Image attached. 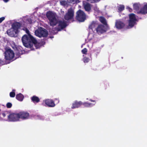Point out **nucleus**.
Segmentation results:
<instances>
[{
  "mask_svg": "<svg viewBox=\"0 0 147 147\" xmlns=\"http://www.w3.org/2000/svg\"><path fill=\"white\" fill-rule=\"evenodd\" d=\"M78 1H79V0H78Z\"/></svg>",
  "mask_w": 147,
  "mask_h": 147,
  "instance_id": "79ce46f5",
  "label": "nucleus"
},
{
  "mask_svg": "<svg viewBox=\"0 0 147 147\" xmlns=\"http://www.w3.org/2000/svg\"><path fill=\"white\" fill-rule=\"evenodd\" d=\"M19 119H28L29 117L28 113L25 111H21L18 113Z\"/></svg>",
  "mask_w": 147,
  "mask_h": 147,
  "instance_id": "9d476101",
  "label": "nucleus"
},
{
  "mask_svg": "<svg viewBox=\"0 0 147 147\" xmlns=\"http://www.w3.org/2000/svg\"><path fill=\"white\" fill-rule=\"evenodd\" d=\"M127 8L129 12H131L132 11V9L129 7H127Z\"/></svg>",
  "mask_w": 147,
  "mask_h": 147,
  "instance_id": "c9c22d12",
  "label": "nucleus"
},
{
  "mask_svg": "<svg viewBox=\"0 0 147 147\" xmlns=\"http://www.w3.org/2000/svg\"><path fill=\"white\" fill-rule=\"evenodd\" d=\"M5 58L6 60H10L14 56V53L11 49H7L5 53Z\"/></svg>",
  "mask_w": 147,
  "mask_h": 147,
  "instance_id": "39448f33",
  "label": "nucleus"
},
{
  "mask_svg": "<svg viewBox=\"0 0 147 147\" xmlns=\"http://www.w3.org/2000/svg\"><path fill=\"white\" fill-rule=\"evenodd\" d=\"M83 6L86 11L89 12L91 10V5L88 2H85L83 4Z\"/></svg>",
  "mask_w": 147,
  "mask_h": 147,
  "instance_id": "a211bd4d",
  "label": "nucleus"
},
{
  "mask_svg": "<svg viewBox=\"0 0 147 147\" xmlns=\"http://www.w3.org/2000/svg\"><path fill=\"white\" fill-rule=\"evenodd\" d=\"M7 114L8 113L7 112L2 113V114L0 113V117H2L1 115H2V117L4 118Z\"/></svg>",
  "mask_w": 147,
  "mask_h": 147,
  "instance_id": "7c9ffc66",
  "label": "nucleus"
},
{
  "mask_svg": "<svg viewBox=\"0 0 147 147\" xmlns=\"http://www.w3.org/2000/svg\"><path fill=\"white\" fill-rule=\"evenodd\" d=\"M15 90H13L9 94V95L11 97H14L15 96Z\"/></svg>",
  "mask_w": 147,
  "mask_h": 147,
  "instance_id": "bb28decb",
  "label": "nucleus"
},
{
  "mask_svg": "<svg viewBox=\"0 0 147 147\" xmlns=\"http://www.w3.org/2000/svg\"><path fill=\"white\" fill-rule=\"evenodd\" d=\"M140 7V5L139 3H135L133 5L134 9L136 11L138 10Z\"/></svg>",
  "mask_w": 147,
  "mask_h": 147,
  "instance_id": "b1692460",
  "label": "nucleus"
},
{
  "mask_svg": "<svg viewBox=\"0 0 147 147\" xmlns=\"http://www.w3.org/2000/svg\"><path fill=\"white\" fill-rule=\"evenodd\" d=\"M78 0H70V3H73V4H74L76 3H78L80 1H78Z\"/></svg>",
  "mask_w": 147,
  "mask_h": 147,
  "instance_id": "473e14b6",
  "label": "nucleus"
},
{
  "mask_svg": "<svg viewBox=\"0 0 147 147\" xmlns=\"http://www.w3.org/2000/svg\"><path fill=\"white\" fill-rule=\"evenodd\" d=\"M7 119L9 121H16L19 120L18 113H12L7 115Z\"/></svg>",
  "mask_w": 147,
  "mask_h": 147,
  "instance_id": "423d86ee",
  "label": "nucleus"
},
{
  "mask_svg": "<svg viewBox=\"0 0 147 147\" xmlns=\"http://www.w3.org/2000/svg\"><path fill=\"white\" fill-rule=\"evenodd\" d=\"M129 20L128 21V25L127 26L128 29L132 28L136 24L137 19L135 15L133 13L129 15Z\"/></svg>",
  "mask_w": 147,
  "mask_h": 147,
  "instance_id": "20e7f679",
  "label": "nucleus"
},
{
  "mask_svg": "<svg viewBox=\"0 0 147 147\" xmlns=\"http://www.w3.org/2000/svg\"><path fill=\"white\" fill-rule=\"evenodd\" d=\"M25 51L23 50H21V49H18L16 51V55L17 56V57L18 58L20 56L22 55L25 53Z\"/></svg>",
  "mask_w": 147,
  "mask_h": 147,
  "instance_id": "aec40b11",
  "label": "nucleus"
},
{
  "mask_svg": "<svg viewBox=\"0 0 147 147\" xmlns=\"http://www.w3.org/2000/svg\"><path fill=\"white\" fill-rule=\"evenodd\" d=\"M74 16V11L73 9L71 8L68 9L67 12L64 16V18L66 20L72 19Z\"/></svg>",
  "mask_w": 147,
  "mask_h": 147,
  "instance_id": "0eeeda50",
  "label": "nucleus"
},
{
  "mask_svg": "<svg viewBox=\"0 0 147 147\" xmlns=\"http://www.w3.org/2000/svg\"><path fill=\"white\" fill-rule=\"evenodd\" d=\"M137 13L143 15L147 13V3L141 8L140 10L137 11Z\"/></svg>",
  "mask_w": 147,
  "mask_h": 147,
  "instance_id": "2eb2a0df",
  "label": "nucleus"
},
{
  "mask_svg": "<svg viewBox=\"0 0 147 147\" xmlns=\"http://www.w3.org/2000/svg\"><path fill=\"white\" fill-rule=\"evenodd\" d=\"M3 1L5 3H7L9 1V0H3Z\"/></svg>",
  "mask_w": 147,
  "mask_h": 147,
  "instance_id": "58836bf2",
  "label": "nucleus"
},
{
  "mask_svg": "<svg viewBox=\"0 0 147 147\" xmlns=\"http://www.w3.org/2000/svg\"><path fill=\"white\" fill-rule=\"evenodd\" d=\"M100 0H88L91 3H96L99 2Z\"/></svg>",
  "mask_w": 147,
  "mask_h": 147,
  "instance_id": "2f4dec72",
  "label": "nucleus"
},
{
  "mask_svg": "<svg viewBox=\"0 0 147 147\" xmlns=\"http://www.w3.org/2000/svg\"><path fill=\"white\" fill-rule=\"evenodd\" d=\"M7 33L9 36L13 37L16 34H17L18 32H16V31L14 30L11 27V28L7 30Z\"/></svg>",
  "mask_w": 147,
  "mask_h": 147,
  "instance_id": "f3484780",
  "label": "nucleus"
},
{
  "mask_svg": "<svg viewBox=\"0 0 147 147\" xmlns=\"http://www.w3.org/2000/svg\"><path fill=\"white\" fill-rule=\"evenodd\" d=\"M82 105L86 107H90L93 106V105L92 103H88L87 102H85L84 103L82 102Z\"/></svg>",
  "mask_w": 147,
  "mask_h": 147,
  "instance_id": "393cba45",
  "label": "nucleus"
},
{
  "mask_svg": "<svg viewBox=\"0 0 147 147\" xmlns=\"http://www.w3.org/2000/svg\"><path fill=\"white\" fill-rule=\"evenodd\" d=\"M83 61L84 63H87L90 61L89 59L86 57H84L83 58Z\"/></svg>",
  "mask_w": 147,
  "mask_h": 147,
  "instance_id": "cd10ccee",
  "label": "nucleus"
},
{
  "mask_svg": "<svg viewBox=\"0 0 147 147\" xmlns=\"http://www.w3.org/2000/svg\"><path fill=\"white\" fill-rule=\"evenodd\" d=\"M125 7L123 5H120L118 7L119 11L121 12L124 9Z\"/></svg>",
  "mask_w": 147,
  "mask_h": 147,
  "instance_id": "a878e982",
  "label": "nucleus"
},
{
  "mask_svg": "<svg viewBox=\"0 0 147 147\" xmlns=\"http://www.w3.org/2000/svg\"><path fill=\"white\" fill-rule=\"evenodd\" d=\"M46 16L49 20L50 24L51 26H54L56 25L58 23L55 16L52 12L49 11L46 13Z\"/></svg>",
  "mask_w": 147,
  "mask_h": 147,
  "instance_id": "f03ea898",
  "label": "nucleus"
},
{
  "mask_svg": "<svg viewBox=\"0 0 147 147\" xmlns=\"http://www.w3.org/2000/svg\"><path fill=\"white\" fill-rule=\"evenodd\" d=\"M100 22L104 25L107 26V24L106 19L103 17H100L99 18Z\"/></svg>",
  "mask_w": 147,
  "mask_h": 147,
  "instance_id": "5701e85b",
  "label": "nucleus"
},
{
  "mask_svg": "<svg viewBox=\"0 0 147 147\" xmlns=\"http://www.w3.org/2000/svg\"><path fill=\"white\" fill-rule=\"evenodd\" d=\"M82 105V102L81 101H75L72 104L71 108L72 109L78 108L80 107Z\"/></svg>",
  "mask_w": 147,
  "mask_h": 147,
  "instance_id": "dca6fc26",
  "label": "nucleus"
},
{
  "mask_svg": "<svg viewBox=\"0 0 147 147\" xmlns=\"http://www.w3.org/2000/svg\"><path fill=\"white\" fill-rule=\"evenodd\" d=\"M12 106V103L10 102H7L6 105V106L7 108H11Z\"/></svg>",
  "mask_w": 147,
  "mask_h": 147,
  "instance_id": "c85d7f7f",
  "label": "nucleus"
},
{
  "mask_svg": "<svg viewBox=\"0 0 147 147\" xmlns=\"http://www.w3.org/2000/svg\"><path fill=\"white\" fill-rule=\"evenodd\" d=\"M21 26V24L19 22H15L13 23L11 25V28L13 29L16 32H18L19 29Z\"/></svg>",
  "mask_w": 147,
  "mask_h": 147,
  "instance_id": "f8f14e48",
  "label": "nucleus"
},
{
  "mask_svg": "<svg viewBox=\"0 0 147 147\" xmlns=\"http://www.w3.org/2000/svg\"><path fill=\"white\" fill-rule=\"evenodd\" d=\"M35 33L36 36L40 37H46L48 34L47 30L43 28L40 30L36 31Z\"/></svg>",
  "mask_w": 147,
  "mask_h": 147,
  "instance_id": "6e6552de",
  "label": "nucleus"
},
{
  "mask_svg": "<svg viewBox=\"0 0 147 147\" xmlns=\"http://www.w3.org/2000/svg\"><path fill=\"white\" fill-rule=\"evenodd\" d=\"M24 96L21 93L17 94L16 96V98L19 101H22L23 100Z\"/></svg>",
  "mask_w": 147,
  "mask_h": 147,
  "instance_id": "412c9836",
  "label": "nucleus"
},
{
  "mask_svg": "<svg viewBox=\"0 0 147 147\" xmlns=\"http://www.w3.org/2000/svg\"><path fill=\"white\" fill-rule=\"evenodd\" d=\"M97 26V24L95 22L93 21L89 25L88 29L89 30H92V31L94 29V30H96V27Z\"/></svg>",
  "mask_w": 147,
  "mask_h": 147,
  "instance_id": "6ab92c4d",
  "label": "nucleus"
},
{
  "mask_svg": "<svg viewBox=\"0 0 147 147\" xmlns=\"http://www.w3.org/2000/svg\"><path fill=\"white\" fill-rule=\"evenodd\" d=\"M1 111V109H0V111Z\"/></svg>",
  "mask_w": 147,
  "mask_h": 147,
  "instance_id": "37998d69",
  "label": "nucleus"
},
{
  "mask_svg": "<svg viewBox=\"0 0 147 147\" xmlns=\"http://www.w3.org/2000/svg\"><path fill=\"white\" fill-rule=\"evenodd\" d=\"M22 41L24 45L26 47L31 49L33 44L36 45L37 43V41L30 34L24 35L22 38Z\"/></svg>",
  "mask_w": 147,
  "mask_h": 147,
  "instance_id": "f257e3e1",
  "label": "nucleus"
},
{
  "mask_svg": "<svg viewBox=\"0 0 147 147\" xmlns=\"http://www.w3.org/2000/svg\"><path fill=\"white\" fill-rule=\"evenodd\" d=\"M82 53L84 54H86L87 52V49L86 48H84L82 50Z\"/></svg>",
  "mask_w": 147,
  "mask_h": 147,
  "instance_id": "c756f323",
  "label": "nucleus"
},
{
  "mask_svg": "<svg viewBox=\"0 0 147 147\" xmlns=\"http://www.w3.org/2000/svg\"><path fill=\"white\" fill-rule=\"evenodd\" d=\"M96 33L100 35L101 34L107 31V30L103 25L100 24L98 25V26L96 28Z\"/></svg>",
  "mask_w": 147,
  "mask_h": 147,
  "instance_id": "1a4fd4ad",
  "label": "nucleus"
},
{
  "mask_svg": "<svg viewBox=\"0 0 147 147\" xmlns=\"http://www.w3.org/2000/svg\"><path fill=\"white\" fill-rule=\"evenodd\" d=\"M55 100H56L57 101V102H59V99H58V98H55V99H54V101H55Z\"/></svg>",
  "mask_w": 147,
  "mask_h": 147,
  "instance_id": "4c0bfd02",
  "label": "nucleus"
},
{
  "mask_svg": "<svg viewBox=\"0 0 147 147\" xmlns=\"http://www.w3.org/2000/svg\"><path fill=\"white\" fill-rule=\"evenodd\" d=\"M26 32L27 33H28V32H29V31L28 30L27 31H26Z\"/></svg>",
  "mask_w": 147,
  "mask_h": 147,
  "instance_id": "a19ab883",
  "label": "nucleus"
},
{
  "mask_svg": "<svg viewBox=\"0 0 147 147\" xmlns=\"http://www.w3.org/2000/svg\"><path fill=\"white\" fill-rule=\"evenodd\" d=\"M86 15L85 13L81 9H79L76 13V19L78 21L82 22L86 19Z\"/></svg>",
  "mask_w": 147,
  "mask_h": 147,
  "instance_id": "7ed1b4c3",
  "label": "nucleus"
},
{
  "mask_svg": "<svg viewBox=\"0 0 147 147\" xmlns=\"http://www.w3.org/2000/svg\"><path fill=\"white\" fill-rule=\"evenodd\" d=\"M58 23V27L56 28L58 31H61V30L65 28L67 26L66 22L65 21H59Z\"/></svg>",
  "mask_w": 147,
  "mask_h": 147,
  "instance_id": "9b49d317",
  "label": "nucleus"
},
{
  "mask_svg": "<svg viewBox=\"0 0 147 147\" xmlns=\"http://www.w3.org/2000/svg\"><path fill=\"white\" fill-rule=\"evenodd\" d=\"M45 102L48 107H53L55 106L54 101L52 100L47 99L45 100Z\"/></svg>",
  "mask_w": 147,
  "mask_h": 147,
  "instance_id": "ddd939ff",
  "label": "nucleus"
},
{
  "mask_svg": "<svg viewBox=\"0 0 147 147\" xmlns=\"http://www.w3.org/2000/svg\"><path fill=\"white\" fill-rule=\"evenodd\" d=\"M60 3L61 5H64L66 3V2L65 1H60Z\"/></svg>",
  "mask_w": 147,
  "mask_h": 147,
  "instance_id": "72a5a7b5",
  "label": "nucleus"
},
{
  "mask_svg": "<svg viewBox=\"0 0 147 147\" xmlns=\"http://www.w3.org/2000/svg\"><path fill=\"white\" fill-rule=\"evenodd\" d=\"M125 26V24L122 22L120 21H117L115 23V26L116 28L121 29L123 28Z\"/></svg>",
  "mask_w": 147,
  "mask_h": 147,
  "instance_id": "4468645a",
  "label": "nucleus"
},
{
  "mask_svg": "<svg viewBox=\"0 0 147 147\" xmlns=\"http://www.w3.org/2000/svg\"><path fill=\"white\" fill-rule=\"evenodd\" d=\"M90 101H91V102H95V101L94 100H93L91 99H90Z\"/></svg>",
  "mask_w": 147,
  "mask_h": 147,
  "instance_id": "ea45409f",
  "label": "nucleus"
},
{
  "mask_svg": "<svg viewBox=\"0 0 147 147\" xmlns=\"http://www.w3.org/2000/svg\"><path fill=\"white\" fill-rule=\"evenodd\" d=\"M31 100L34 103H38L40 102V100L39 98L35 96H34L31 98Z\"/></svg>",
  "mask_w": 147,
  "mask_h": 147,
  "instance_id": "4be33fe9",
  "label": "nucleus"
},
{
  "mask_svg": "<svg viewBox=\"0 0 147 147\" xmlns=\"http://www.w3.org/2000/svg\"><path fill=\"white\" fill-rule=\"evenodd\" d=\"M5 19V18L4 17L0 18V23H1Z\"/></svg>",
  "mask_w": 147,
  "mask_h": 147,
  "instance_id": "f704fd0d",
  "label": "nucleus"
},
{
  "mask_svg": "<svg viewBox=\"0 0 147 147\" xmlns=\"http://www.w3.org/2000/svg\"><path fill=\"white\" fill-rule=\"evenodd\" d=\"M4 63V62L3 60L0 59V65L3 64Z\"/></svg>",
  "mask_w": 147,
  "mask_h": 147,
  "instance_id": "e433bc0d",
  "label": "nucleus"
}]
</instances>
